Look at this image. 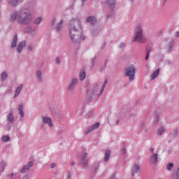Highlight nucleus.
Returning <instances> with one entry per match:
<instances>
[{"instance_id": "nucleus-8", "label": "nucleus", "mask_w": 179, "mask_h": 179, "mask_svg": "<svg viewBox=\"0 0 179 179\" xmlns=\"http://www.w3.org/2000/svg\"><path fill=\"white\" fill-rule=\"evenodd\" d=\"M79 83V79L73 78L70 80L69 87L67 90L69 92H73L75 90V87H76V85Z\"/></svg>"}, {"instance_id": "nucleus-19", "label": "nucleus", "mask_w": 179, "mask_h": 179, "mask_svg": "<svg viewBox=\"0 0 179 179\" xmlns=\"http://www.w3.org/2000/svg\"><path fill=\"white\" fill-rule=\"evenodd\" d=\"M17 45V34H15L12 43L11 48H16Z\"/></svg>"}, {"instance_id": "nucleus-12", "label": "nucleus", "mask_w": 179, "mask_h": 179, "mask_svg": "<svg viewBox=\"0 0 179 179\" xmlns=\"http://www.w3.org/2000/svg\"><path fill=\"white\" fill-rule=\"evenodd\" d=\"M24 0H8V5L10 8H16V6H19Z\"/></svg>"}, {"instance_id": "nucleus-61", "label": "nucleus", "mask_w": 179, "mask_h": 179, "mask_svg": "<svg viewBox=\"0 0 179 179\" xmlns=\"http://www.w3.org/2000/svg\"><path fill=\"white\" fill-rule=\"evenodd\" d=\"M81 1H83V2H86V1H87V0H81Z\"/></svg>"}, {"instance_id": "nucleus-34", "label": "nucleus", "mask_w": 179, "mask_h": 179, "mask_svg": "<svg viewBox=\"0 0 179 179\" xmlns=\"http://www.w3.org/2000/svg\"><path fill=\"white\" fill-rule=\"evenodd\" d=\"M96 59H97V57H96V56L94 58L90 59L91 66H94V64L96 62Z\"/></svg>"}, {"instance_id": "nucleus-22", "label": "nucleus", "mask_w": 179, "mask_h": 179, "mask_svg": "<svg viewBox=\"0 0 179 179\" xmlns=\"http://www.w3.org/2000/svg\"><path fill=\"white\" fill-rule=\"evenodd\" d=\"M159 73H160V70L159 69H157V71H155V72L151 73L150 80H155V79H156V78H157L159 76Z\"/></svg>"}, {"instance_id": "nucleus-10", "label": "nucleus", "mask_w": 179, "mask_h": 179, "mask_svg": "<svg viewBox=\"0 0 179 179\" xmlns=\"http://www.w3.org/2000/svg\"><path fill=\"white\" fill-rule=\"evenodd\" d=\"M159 162V155L157 154V151L155 152V154H152L149 158V163L151 165H156Z\"/></svg>"}, {"instance_id": "nucleus-11", "label": "nucleus", "mask_w": 179, "mask_h": 179, "mask_svg": "<svg viewBox=\"0 0 179 179\" xmlns=\"http://www.w3.org/2000/svg\"><path fill=\"white\" fill-rule=\"evenodd\" d=\"M33 166H34V162H28L26 165H24L22 168V169L20 170V173H27L29 171V170H30V169H31V167H33Z\"/></svg>"}, {"instance_id": "nucleus-27", "label": "nucleus", "mask_w": 179, "mask_h": 179, "mask_svg": "<svg viewBox=\"0 0 179 179\" xmlns=\"http://www.w3.org/2000/svg\"><path fill=\"white\" fill-rule=\"evenodd\" d=\"M86 78V72L81 71L79 73V78L80 80H85V78Z\"/></svg>"}, {"instance_id": "nucleus-3", "label": "nucleus", "mask_w": 179, "mask_h": 179, "mask_svg": "<svg viewBox=\"0 0 179 179\" xmlns=\"http://www.w3.org/2000/svg\"><path fill=\"white\" fill-rule=\"evenodd\" d=\"M145 41H146V38L145 37V35H143L142 24H139L134 30L133 42L143 44Z\"/></svg>"}, {"instance_id": "nucleus-21", "label": "nucleus", "mask_w": 179, "mask_h": 179, "mask_svg": "<svg viewBox=\"0 0 179 179\" xmlns=\"http://www.w3.org/2000/svg\"><path fill=\"white\" fill-rule=\"evenodd\" d=\"M107 3H108L111 10L112 13H114V8L115 6V0H107Z\"/></svg>"}, {"instance_id": "nucleus-5", "label": "nucleus", "mask_w": 179, "mask_h": 179, "mask_svg": "<svg viewBox=\"0 0 179 179\" xmlns=\"http://www.w3.org/2000/svg\"><path fill=\"white\" fill-rule=\"evenodd\" d=\"M102 93H103V89L99 91V84H95L90 94L89 101H92V100L94 99V97H96V96H101Z\"/></svg>"}, {"instance_id": "nucleus-18", "label": "nucleus", "mask_w": 179, "mask_h": 179, "mask_svg": "<svg viewBox=\"0 0 179 179\" xmlns=\"http://www.w3.org/2000/svg\"><path fill=\"white\" fill-rule=\"evenodd\" d=\"M6 118L9 124H13V122H15V116H13V113H9Z\"/></svg>"}, {"instance_id": "nucleus-56", "label": "nucleus", "mask_w": 179, "mask_h": 179, "mask_svg": "<svg viewBox=\"0 0 179 179\" xmlns=\"http://www.w3.org/2000/svg\"><path fill=\"white\" fill-rule=\"evenodd\" d=\"M110 117H108V124H110Z\"/></svg>"}, {"instance_id": "nucleus-64", "label": "nucleus", "mask_w": 179, "mask_h": 179, "mask_svg": "<svg viewBox=\"0 0 179 179\" xmlns=\"http://www.w3.org/2000/svg\"><path fill=\"white\" fill-rule=\"evenodd\" d=\"M109 17H111V15H108Z\"/></svg>"}, {"instance_id": "nucleus-62", "label": "nucleus", "mask_w": 179, "mask_h": 179, "mask_svg": "<svg viewBox=\"0 0 179 179\" xmlns=\"http://www.w3.org/2000/svg\"><path fill=\"white\" fill-rule=\"evenodd\" d=\"M131 2H134V0H130Z\"/></svg>"}, {"instance_id": "nucleus-51", "label": "nucleus", "mask_w": 179, "mask_h": 179, "mask_svg": "<svg viewBox=\"0 0 179 179\" xmlns=\"http://www.w3.org/2000/svg\"><path fill=\"white\" fill-rule=\"evenodd\" d=\"M105 87H106V84H103L102 86L103 91L104 90Z\"/></svg>"}, {"instance_id": "nucleus-26", "label": "nucleus", "mask_w": 179, "mask_h": 179, "mask_svg": "<svg viewBox=\"0 0 179 179\" xmlns=\"http://www.w3.org/2000/svg\"><path fill=\"white\" fill-rule=\"evenodd\" d=\"M139 170H141V167H139L138 164H135L131 176L136 174V173H139Z\"/></svg>"}, {"instance_id": "nucleus-33", "label": "nucleus", "mask_w": 179, "mask_h": 179, "mask_svg": "<svg viewBox=\"0 0 179 179\" xmlns=\"http://www.w3.org/2000/svg\"><path fill=\"white\" fill-rule=\"evenodd\" d=\"M173 167H174V164L169 163L166 165V170H168V171H170V170H171V169H173Z\"/></svg>"}, {"instance_id": "nucleus-35", "label": "nucleus", "mask_w": 179, "mask_h": 179, "mask_svg": "<svg viewBox=\"0 0 179 179\" xmlns=\"http://www.w3.org/2000/svg\"><path fill=\"white\" fill-rule=\"evenodd\" d=\"M171 48H173V43H169L166 48L167 52H171Z\"/></svg>"}, {"instance_id": "nucleus-58", "label": "nucleus", "mask_w": 179, "mask_h": 179, "mask_svg": "<svg viewBox=\"0 0 179 179\" xmlns=\"http://www.w3.org/2000/svg\"><path fill=\"white\" fill-rule=\"evenodd\" d=\"M168 143H171V140H169V141H168Z\"/></svg>"}, {"instance_id": "nucleus-52", "label": "nucleus", "mask_w": 179, "mask_h": 179, "mask_svg": "<svg viewBox=\"0 0 179 179\" xmlns=\"http://www.w3.org/2000/svg\"><path fill=\"white\" fill-rule=\"evenodd\" d=\"M71 173H69L67 179H71Z\"/></svg>"}, {"instance_id": "nucleus-43", "label": "nucleus", "mask_w": 179, "mask_h": 179, "mask_svg": "<svg viewBox=\"0 0 179 179\" xmlns=\"http://www.w3.org/2000/svg\"><path fill=\"white\" fill-rule=\"evenodd\" d=\"M120 48H125V43H120Z\"/></svg>"}, {"instance_id": "nucleus-54", "label": "nucleus", "mask_w": 179, "mask_h": 179, "mask_svg": "<svg viewBox=\"0 0 179 179\" xmlns=\"http://www.w3.org/2000/svg\"><path fill=\"white\" fill-rule=\"evenodd\" d=\"M107 62H108V59H106V60L105 61V65H107Z\"/></svg>"}, {"instance_id": "nucleus-24", "label": "nucleus", "mask_w": 179, "mask_h": 179, "mask_svg": "<svg viewBox=\"0 0 179 179\" xmlns=\"http://www.w3.org/2000/svg\"><path fill=\"white\" fill-rule=\"evenodd\" d=\"M36 76L38 79V82H43V77L41 76V70H37L36 73Z\"/></svg>"}, {"instance_id": "nucleus-23", "label": "nucleus", "mask_w": 179, "mask_h": 179, "mask_svg": "<svg viewBox=\"0 0 179 179\" xmlns=\"http://www.w3.org/2000/svg\"><path fill=\"white\" fill-rule=\"evenodd\" d=\"M110 155H111V151L110 150H106L105 151L104 159H103L104 162H108Z\"/></svg>"}, {"instance_id": "nucleus-50", "label": "nucleus", "mask_w": 179, "mask_h": 179, "mask_svg": "<svg viewBox=\"0 0 179 179\" xmlns=\"http://www.w3.org/2000/svg\"><path fill=\"white\" fill-rule=\"evenodd\" d=\"M155 122L157 124L159 122V117H157V120H155Z\"/></svg>"}, {"instance_id": "nucleus-55", "label": "nucleus", "mask_w": 179, "mask_h": 179, "mask_svg": "<svg viewBox=\"0 0 179 179\" xmlns=\"http://www.w3.org/2000/svg\"><path fill=\"white\" fill-rule=\"evenodd\" d=\"M116 124H117V125H118V124H120V120H117Z\"/></svg>"}, {"instance_id": "nucleus-29", "label": "nucleus", "mask_w": 179, "mask_h": 179, "mask_svg": "<svg viewBox=\"0 0 179 179\" xmlns=\"http://www.w3.org/2000/svg\"><path fill=\"white\" fill-rule=\"evenodd\" d=\"M2 142H9L10 141V137L9 136H3L1 138Z\"/></svg>"}, {"instance_id": "nucleus-49", "label": "nucleus", "mask_w": 179, "mask_h": 179, "mask_svg": "<svg viewBox=\"0 0 179 179\" xmlns=\"http://www.w3.org/2000/svg\"><path fill=\"white\" fill-rule=\"evenodd\" d=\"M166 2H167V0H164L162 5H163V6L166 5Z\"/></svg>"}, {"instance_id": "nucleus-9", "label": "nucleus", "mask_w": 179, "mask_h": 179, "mask_svg": "<svg viewBox=\"0 0 179 179\" xmlns=\"http://www.w3.org/2000/svg\"><path fill=\"white\" fill-rule=\"evenodd\" d=\"M91 34L95 37V36H99L101 33V25H95L94 27H91L90 28Z\"/></svg>"}, {"instance_id": "nucleus-37", "label": "nucleus", "mask_w": 179, "mask_h": 179, "mask_svg": "<svg viewBox=\"0 0 179 179\" xmlns=\"http://www.w3.org/2000/svg\"><path fill=\"white\" fill-rule=\"evenodd\" d=\"M121 152H122V155H125L127 153V148H125L124 145L122 146Z\"/></svg>"}, {"instance_id": "nucleus-13", "label": "nucleus", "mask_w": 179, "mask_h": 179, "mask_svg": "<svg viewBox=\"0 0 179 179\" xmlns=\"http://www.w3.org/2000/svg\"><path fill=\"white\" fill-rule=\"evenodd\" d=\"M42 122L48 124V127H52V120L51 117L41 116Z\"/></svg>"}, {"instance_id": "nucleus-28", "label": "nucleus", "mask_w": 179, "mask_h": 179, "mask_svg": "<svg viewBox=\"0 0 179 179\" xmlns=\"http://www.w3.org/2000/svg\"><path fill=\"white\" fill-rule=\"evenodd\" d=\"M173 178L179 179V165H178L177 170H176L175 174H173Z\"/></svg>"}, {"instance_id": "nucleus-46", "label": "nucleus", "mask_w": 179, "mask_h": 179, "mask_svg": "<svg viewBox=\"0 0 179 179\" xmlns=\"http://www.w3.org/2000/svg\"><path fill=\"white\" fill-rule=\"evenodd\" d=\"M22 179H29V175H28V174L25 175V176L22 178Z\"/></svg>"}, {"instance_id": "nucleus-36", "label": "nucleus", "mask_w": 179, "mask_h": 179, "mask_svg": "<svg viewBox=\"0 0 179 179\" xmlns=\"http://www.w3.org/2000/svg\"><path fill=\"white\" fill-rule=\"evenodd\" d=\"M55 62L57 65H59V64H61V57H57L55 59Z\"/></svg>"}, {"instance_id": "nucleus-39", "label": "nucleus", "mask_w": 179, "mask_h": 179, "mask_svg": "<svg viewBox=\"0 0 179 179\" xmlns=\"http://www.w3.org/2000/svg\"><path fill=\"white\" fill-rule=\"evenodd\" d=\"M55 22H57V17H54L52 21H51V26H54V24H55Z\"/></svg>"}, {"instance_id": "nucleus-6", "label": "nucleus", "mask_w": 179, "mask_h": 179, "mask_svg": "<svg viewBox=\"0 0 179 179\" xmlns=\"http://www.w3.org/2000/svg\"><path fill=\"white\" fill-rule=\"evenodd\" d=\"M89 162V156L87 155V152L84 151L80 157V166L83 169H89V165L87 164Z\"/></svg>"}, {"instance_id": "nucleus-48", "label": "nucleus", "mask_w": 179, "mask_h": 179, "mask_svg": "<svg viewBox=\"0 0 179 179\" xmlns=\"http://www.w3.org/2000/svg\"><path fill=\"white\" fill-rule=\"evenodd\" d=\"M110 179H116V178H115V173H114V174L111 176Z\"/></svg>"}, {"instance_id": "nucleus-57", "label": "nucleus", "mask_w": 179, "mask_h": 179, "mask_svg": "<svg viewBox=\"0 0 179 179\" xmlns=\"http://www.w3.org/2000/svg\"><path fill=\"white\" fill-rule=\"evenodd\" d=\"M144 126H145L144 124H141V128H143Z\"/></svg>"}, {"instance_id": "nucleus-40", "label": "nucleus", "mask_w": 179, "mask_h": 179, "mask_svg": "<svg viewBox=\"0 0 179 179\" xmlns=\"http://www.w3.org/2000/svg\"><path fill=\"white\" fill-rule=\"evenodd\" d=\"M25 31H26V33H29V32L31 31V27H27L25 28Z\"/></svg>"}, {"instance_id": "nucleus-7", "label": "nucleus", "mask_w": 179, "mask_h": 179, "mask_svg": "<svg viewBox=\"0 0 179 179\" xmlns=\"http://www.w3.org/2000/svg\"><path fill=\"white\" fill-rule=\"evenodd\" d=\"M86 22L90 24L91 27L100 25L97 18L93 15H90L86 18Z\"/></svg>"}, {"instance_id": "nucleus-25", "label": "nucleus", "mask_w": 179, "mask_h": 179, "mask_svg": "<svg viewBox=\"0 0 179 179\" xmlns=\"http://www.w3.org/2000/svg\"><path fill=\"white\" fill-rule=\"evenodd\" d=\"M18 114L20 115V117H24V112L23 111V104L19 106Z\"/></svg>"}, {"instance_id": "nucleus-60", "label": "nucleus", "mask_w": 179, "mask_h": 179, "mask_svg": "<svg viewBox=\"0 0 179 179\" xmlns=\"http://www.w3.org/2000/svg\"><path fill=\"white\" fill-rule=\"evenodd\" d=\"M13 176H14V174L12 173L11 176H10L11 178H13Z\"/></svg>"}, {"instance_id": "nucleus-16", "label": "nucleus", "mask_w": 179, "mask_h": 179, "mask_svg": "<svg viewBox=\"0 0 179 179\" xmlns=\"http://www.w3.org/2000/svg\"><path fill=\"white\" fill-rule=\"evenodd\" d=\"M179 130L178 127H174L169 133V135L172 136L175 139V138H177L178 136Z\"/></svg>"}, {"instance_id": "nucleus-53", "label": "nucleus", "mask_w": 179, "mask_h": 179, "mask_svg": "<svg viewBox=\"0 0 179 179\" xmlns=\"http://www.w3.org/2000/svg\"><path fill=\"white\" fill-rule=\"evenodd\" d=\"M71 166H75V162H71Z\"/></svg>"}, {"instance_id": "nucleus-17", "label": "nucleus", "mask_w": 179, "mask_h": 179, "mask_svg": "<svg viewBox=\"0 0 179 179\" xmlns=\"http://www.w3.org/2000/svg\"><path fill=\"white\" fill-rule=\"evenodd\" d=\"M62 23H64V20H60V21L56 24L55 30L57 33H59L62 30Z\"/></svg>"}, {"instance_id": "nucleus-1", "label": "nucleus", "mask_w": 179, "mask_h": 179, "mask_svg": "<svg viewBox=\"0 0 179 179\" xmlns=\"http://www.w3.org/2000/svg\"><path fill=\"white\" fill-rule=\"evenodd\" d=\"M68 31L71 41L73 44L79 45L81 41L85 40L83 30L82 29V26L80 25V21L79 20L73 18L69 21L68 24Z\"/></svg>"}, {"instance_id": "nucleus-45", "label": "nucleus", "mask_w": 179, "mask_h": 179, "mask_svg": "<svg viewBox=\"0 0 179 179\" xmlns=\"http://www.w3.org/2000/svg\"><path fill=\"white\" fill-rule=\"evenodd\" d=\"M94 169L95 171H97L99 170V164L96 165Z\"/></svg>"}, {"instance_id": "nucleus-2", "label": "nucleus", "mask_w": 179, "mask_h": 179, "mask_svg": "<svg viewBox=\"0 0 179 179\" xmlns=\"http://www.w3.org/2000/svg\"><path fill=\"white\" fill-rule=\"evenodd\" d=\"M8 19L11 23H15L17 20L20 24L27 26V24L33 21V14L27 8H22L18 10L12 12Z\"/></svg>"}, {"instance_id": "nucleus-15", "label": "nucleus", "mask_w": 179, "mask_h": 179, "mask_svg": "<svg viewBox=\"0 0 179 179\" xmlns=\"http://www.w3.org/2000/svg\"><path fill=\"white\" fill-rule=\"evenodd\" d=\"M26 47V41H21L17 46V51L18 54H20L23 51V48Z\"/></svg>"}, {"instance_id": "nucleus-32", "label": "nucleus", "mask_w": 179, "mask_h": 179, "mask_svg": "<svg viewBox=\"0 0 179 179\" xmlns=\"http://www.w3.org/2000/svg\"><path fill=\"white\" fill-rule=\"evenodd\" d=\"M43 22V18L39 17L34 20L35 24H40Z\"/></svg>"}, {"instance_id": "nucleus-41", "label": "nucleus", "mask_w": 179, "mask_h": 179, "mask_svg": "<svg viewBox=\"0 0 179 179\" xmlns=\"http://www.w3.org/2000/svg\"><path fill=\"white\" fill-rule=\"evenodd\" d=\"M12 128V126H10V124L8 122L7 124V131H9Z\"/></svg>"}, {"instance_id": "nucleus-63", "label": "nucleus", "mask_w": 179, "mask_h": 179, "mask_svg": "<svg viewBox=\"0 0 179 179\" xmlns=\"http://www.w3.org/2000/svg\"><path fill=\"white\" fill-rule=\"evenodd\" d=\"M90 115H93V113H91Z\"/></svg>"}, {"instance_id": "nucleus-38", "label": "nucleus", "mask_w": 179, "mask_h": 179, "mask_svg": "<svg viewBox=\"0 0 179 179\" xmlns=\"http://www.w3.org/2000/svg\"><path fill=\"white\" fill-rule=\"evenodd\" d=\"M150 54V50H147V54H146V56H145V61H148L149 59Z\"/></svg>"}, {"instance_id": "nucleus-42", "label": "nucleus", "mask_w": 179, "mask_h": 179, "mask_svg": "<svg viewBox=\"0 0 179 179\" xmlns=\"http://www.w3.org/2000/svg\"><path fill=\"white\" fill-rule=\"evenodd\" d=\"M150 152H151L152 155L156 154V152H155V148H154L153 147H152V148H150Z\"/></svg>"}, {"instance_id": "nucleus-59", "label": "nucleus", "mask_w": 179, "mask_h": 179, "mask_svg": "<svg viewBox=\"0 0 179 179\" xmlns=\"http://www.w3.org/2000/svg\"><path fill=\"white\" fill-rule=\"evenodd\" d=\"M107 80H105V81H104V83H105V85H106V83H107Z\"/></svg>"}, {"instance_id": "nucleus-30", "label": "nucleus", "mask_w": 179, "mask_h": 179, "mask_svg": "<svg viewBox=\"0 0 179 179\" xmlns=\"http://www.w3.org/2000/svg\"><path fill=\"white\" fill-rule=\"evenodd\" d=\"M6 79H8V73H6V72H3L1 73V80H6Z\"/></svg>"}, {"instance_id": "nucleus-4", "label": "nucleus", "mask_w": 179, "mask_h": 179, "mask_svg": "<svg viewBox=\"0 0 179 179\" xmlns=\"http://www.w3.org/2000/svg\"><path fill=\"white\" fill-rule=\"evenodd\" d=\"M135 72H136V68L134 64H131L125 67L124 76H127L129 82H132L135 79Z\"/></svg>"}, {"instance_id": "nucleus-44", "label": "nucleus", "mask_w": 179, "mask_h": 179, "mask_svg": "<svg viewBox=\"0 0 179 179\" xmlns=\"http://www.w3.org/2000/svg\"><path fill=\"white\" fill-rule=\"evenodd\" d=\"M28 51H31L33 50V46L29 45L27 48Z\"/></svg>"}, {"instance_id": "nucleus-14", "label": "nucleus", "mask_w": 179, "mask_h": 179, "mask_svg": "<svg viewBox=\"0 0 179 179\" xmlns=\"http://www.w3.org/2000/svg\"><path fill=\"white\" fill-rule=\"evenodd\" d=\"M100 126L99 122H96L94 124H92L91 127H90L86 131H85V134H90L94 129H97Z\"/></svg>"}, {"instance_id": "nucleus-31", "label": "nucleus", "mask_w": 179, "mask_h": 179, "mask_svg": "<svg viewBox=\"0 0 179 179\" xmlns=\"http://www.w3.org/2000/svg\"><path fill=\"white\" fill-rule=\"evenodd\" d=\"M165 129L163 127H161L157 131V135L162 136L163 135V132H164Z\"/></svg>"}, {"instance_id": "nucleus-20", "label": "nucleus", "mask_w": 179, "mask_h": 179, "mask_svg": "<svg viewBox=\"0 0 179 179\" xmlns=\"http://www.w3.org/2000/svg\"><path fill=\"white\" fill-rule=\"evenodd\" d=\"M22 89H23V84L20 85L15 90L14 99H16V97H17V96L20 94V92H22Z\"/></svg>"}, {"instance_id": "nucleus-47", "label": "nucleus", "mask_w": 179, "mask_h": 179, "mask_svg": "<svg viewBox=\"0 0 179 179\" xmlns=\"http://www.w3.org/2000/svg\"><path fill=\"white\" fill-rule=\"evenodd\" d=\"M56 164L55 163L51 164L50 167L51 169H54L55 167Z\"/></svg>"}]
</instances>
